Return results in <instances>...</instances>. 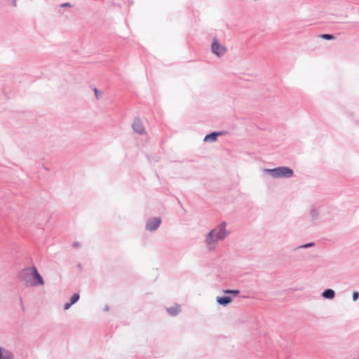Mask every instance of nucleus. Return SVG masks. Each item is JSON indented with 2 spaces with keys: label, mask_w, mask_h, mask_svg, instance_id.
I'll list each match as a JSON object with an SVG mask.
<instances>
[{
  "label": "nucleus",
  "mask_w": 359,
  "mask_h": 359,
  "mask_svg": "<svg viewBox=\"0 0 359 359\" xmlns=\"http://www.w3.org/2000/svg\"><path fill=\"white\" fill-rule=\"evenodd\" d=\"M33 269H35V266H31L28 268H25L22 270L19 273L20 280L23 282V283L27 287L35 286V281L33 280L34 278V271Z\"/></svg>",
  "instance_id": "7ed1b4c3"
},
{
  "label": "nucleus",
  "mask_w": 359,
  "mask_h": 359,
  "mask_svg": "<svg viewBox=\"0 0 359 359\" xmlns=\"http://www.w3.org/2000/svg\"><path fill=\"white\" fill-rule=\"evenodd\" d=\"M79 299V293H74V294L72 296V297H71V299H70V301H69L70 304H72V305H73V304H75V303H76Z\"/></svg>",
  "instance_id": "4468645a"
},
{
  "label": "nucleus",
  "mask_w": 359,
  "mask_h": 359,
  "mask_svg": "<svg viewBox=\"0 0 359 359\" xmlns=\"http://www.w3.org/2000/svg\"><path fill=\"white\" fill-rule=\"evenodd\" d=\"M167 311L171 316H176L180 311V306L175 304V306L168 308Z\"/></svg>",
  "instance_id": "9b49d317"
},
{
  "label": "nucleus",
  "mask_w": 359,
  "mask_h": 359,
  "mask_svg": "<svg viewBox=\"0 0 359 359\" xmlns=\"http://www.w3.org/2000/svg\"><path fill=\"white\" fill-rule=\"evenodd\" d=\"M94 92H95V96L97 97V98H98V90H97V88L94 89Z\"/></svg>",
  "instance_id": "412c9836"
},
{
  "label": "nucleus",
  "mask_w": 359,
  "mask_h": 359,
  "mask_svg": "<svg viewBox=\"0 0 359 359\" xmlns=\"http://www.w3.org/2000/svg\"><path fill=\"white\" fill-rule=\"evenodd\" d=\"M72 304H70V302H67V303H66V304H65V305H64V309H65V310H67V309H69L71 307V306H72Z\"/></svg>",
  "instance_id": "6ab92c4d"
},
{
  "label": "nucleus",
  "mask_w": 359,
  "mask_h": 359,
  "mask_svg": "<svg viewBox=\"0 0 359 359\" xmlns=\"http://www.w3.org/2000/svg\"><path fill=\"white\" fill-rule=\"evenodd\" d=\"M211 51L217 57H222L226 53V48L220 44L218 39L215 38L211 44Z\"/></svg>",
  "instance_id": "20e7f679"
},
{
  "label": "nucleus",
  "mask_w": 359,
  "mask_h": 359,
  "mask_svg": "<svg viewBox=\"0 0 359 359\" xmlns=\"http://www.w3.org/2000/svg\"><path fill=\"white\" fill-rule=\"evenodd\" d=\"M13 358V354L11 351L0 347V359H12Z\"/></svg>",
  "instance_id": "6e6552de"
},
{
  "label": "nucleus",
  "mask_w": 359,
  "mask_h": 359,
  "mask_svg": "<svg viewBox=\"0 0 359 359\" xmlns=\"http://www.w3.org/2000/svg\"><path fill=\"white\" fill-rule=\"evenodd\" d=\"M224 292L225 294H232L233 295L236 296L239 294L240 292L238 290H224Z\"/></svg>",
  "instance_id": "2eb2a0df"
},
{
  "label": "nucleus",
  "mask_w": 359,
  "mask_h": 359,
  "mask_svg": "<svg viewBox=\"0 0 359 359\" xmlns=\"http://www.w3.org/2000/svg\"><path fill=\"white\" fill-rule=\"evenodd\" d=\"M264 172L273 178H290L293 176L294 171L287 166H280L273 169H264Z\"/></svg>",
  "instance_id": "f03ea898"
},
{
  "label": "nucleus",
  "mask_w": 359,
  "mask_h": 359,
  "mask_svg": "<svg viewBox=\"0 0 359 359\" xmlns=\"http://www.w3.org/2000/svg\"><path fill=\"white\" fill-rule=\"evenodd\" d=\"M220 135H222V133H219V132L211 133L205 135V137L204 138V142H214L217 140V137Z\"/></svg>",
  "instance_id": "1a4fd4ad"
},
{
  "label": "nucleus",
  "mask_w": 359,
  "mask_h": 359,
  "mask_svg": "<svg viewBox=\"0 0 359 359\" xmlns=\"http://www.w3.org/2000/svg\"><path fill=\"white\" fill-rule=\"evenodd\" d=\"M61 6L62 7H66V6L71 7L72 6L69 3H65V4H61Z\"/></svg>",
  "instance_id": "aec40b11"
},
{
  "label": "nucleus",
  "mask_w": 359,
  "mask_h": 359,
  "mask_svg": "<svg viewBox=\"0 0 359 359\" xmlns=\"http://www.w3.org/2000/svg\"><path fill=\"white\" fill-rule=\"evenodd\" d=\"M216 300L219 304L223 305V306H226L229 303L231 302L232 299L230 297L225 296V297H217Z\"/></svg>",
  "instance_id": "9d476101"
},
{
  "label": "nucleus",
  "mask_w": 359,
  "mask_h": 359,
  "mask_svg": "<svg viewBox=\"0 0 359 359\" xmlns=\"http://www.w3.org/2000/svg\"><path fill=\"white\" fill-rule=\"evenodd\" d=\"M314 245H315V243H313V242H311V243H308L299 245L297 248V249H299V248H308L313 247Z\"/></svg>",
  "instance_id": "dca6fc26"
},
{
  "label": "nucleus",
  "mask_w": 359,
  "mask_h": 359,
  "mask_svg": "<svg viewBox=\"0 0 359 359\" xmlns=\"http://www.w3.org/2000/svg\"><path fill=\"white\" fill-rule=\"evenodd\" d=\"M161 220L159 217H155L148 220L146 224V229L149 231H155L158 229Z\"/></svg>",
  "instance_id": "39448f33"
},
{
  "label": "nucleus",
  "mask_w": 359,
  "mask_h": 359,
  "mask_svg": "<svg viewBox=\"0 0 359 359\" xmlns=\"http://www.w3.org/2000/svg\"><path fill=\"white\" fill-rule=\"evenodd\" d=\"M359 297V292L357 291L353 292V300L356 301Z\"/></svg>",
  "instance_id": "a211bd4d"
},
{
  "label": "nucleus",
  "mask_w": 359,
  "mask_h": 359,
  "mask_svg": "<svg viewBox=\"0 0 359 359\" xmlns=\"http://www.w3.org/2000/svg\"><path fill=\"white\" fill-rule=\"evenodd\" d=\"M320 37L326 40H332L334 39L333 35L329 34H323L320 36Z\"/></svg>",
  "instance_id": "f3484780"
},
{
  "label": "nucleus",
  "mask_w": 359,
  "mask_h": 359,
  "mask_svg": "<svg viewBox=\"0 0 359 359\" xmlns=\"http://www.w3.org/2000/svg\"><path fill=\"white\" fill-rule=\"evenodd\" d=\"M229 233L226 222H222L205 235L204 244L206 248L209 251L215 250L218 243L224 241Z\"/></svg>",
  "instance_id": "f257e3e1"
},
{
  "label": "nucleus",
  "mask_w": 359,
  "mask_h": 359,
  "mask_svg": "<svg viewBox=\"0 0 359 359\" xmlns=\"http://www.w3.org/2000/svg\"><path fill=\"white\" fill-rule=\"evenodd\" d=\"M32 271H34L33 280L35 281V286L36 285H43L44 284L43 279L42 276L37 271L36 268L35 267V269H33Z\"/></svg>",
  "instance_id": "0eeeda50"
},
{
  "label": "nucleus",
  "mask_w": 359,
  "mask_h": 359,
  "mask_svg": "<svg viewBox=\"0 0 359 359\" xmlns=\"http://www.w3.org/2000/svg\"><path fill=\"white\" fill-rule=\"evenodd\" d=\"M310 215L312 219H316L318 217V211L316 208H312L310 211Z\"/></svg>",
  "instance_id": "ddd939ff"
},
{
  "label": "nucleus",
  "mask_w": 359,
  "mask_h": 359,
  "mask_svg": "<svg viewBox=\"0 0 359 359\" xmlns=\"http://www.w3.org/2000/svg\"><path fill=\"white\" fill-rule=\"evenodd\" d=\"M13 1V6H16V0H12Z\"/></svg>",
  "instance_id": "4be33fe9"
},
{
  "label": "nucleus",
  "mask_w": 359,
  "mask_h": 359,
  "mask_svg": "<svg viewBox=\"0 0 359 359\" xmlns=\"http://www.w3.org/2000/svg\"><path fill=\"white\" fill-rule=\"evenodd\" d=\"M104 311H109V306H105V308H104Z\"/></svg>",
  "instance_id": "5701e85b"
},
{
  "label": "nucleus",
  "mask_w": 359,
  "mask_h": 359,
  "mask_svg": "<svg viewBox=\"0 0 359 359\" xmlns=\"http://www.w3.org/2000/svg\"><path fill=\"white\" fill-rule=\"evenodd\" d=\"M322 295L325 299H332L334 297L335 292L332 289H327L323 292Z\"/></svg>",
  "instance_id": "f8f14e48"
},
{
  "label": "nucleus",
  "mask_w": 359,
  "mask_h": 359,
  "mask_svg": "<svg viewBox=\"0 0 359 359\" xmlns=\"http://www.w3.org/2000/svg\"><path fill=\"white\" fill-rule=\"evenodd\" d=\"M133 130L140 134L143 135L145 133V129L142 123V121L140 119H135L132 125Z\"/></svg>",
  "instance_id": "423d86ee"
}]
</instances>
